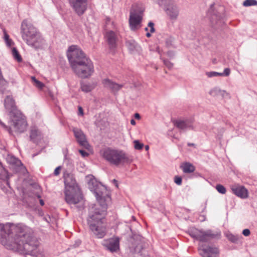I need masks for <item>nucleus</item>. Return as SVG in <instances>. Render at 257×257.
Here are the masks:
<instances>
[{
  "label": "nucleus",
  "mask_w": 257,
  "mask_h": 257,
  "mask_svg": "<svg viewBox=\"0 0 257 257\" xmlns=\"http://www.w3.org/2000/svg\"><path fill=\"white\" fill-rule=\"evenodd\" d=\"M79 152L84 157H87V156H88L89 155V154L87 152H86V151H84V150H79Z\"/></svg>",
  "instance_id": "nucleus-43"
},
{
  "label": "nucleus",
  "mask_w": 257,
  "mask_h": 257,
  "mask_svg": "<svg viewBox=\"0 0 257 257\" xmlns=\"http://www.w3.org/2000/svg\"><path fill=\"white\" fill-rule=\"evenodd\" d=\"M215 188L217 191L222 194H224L226 192V188L221 184L216 185Z\"/></svg>",
  "instance_id": "nucleus-33"
},
{
  "label": "nucleus",
  "mask_w": 257,
  "mask_h": 257,
  "mask_svg": "<svg viewBox=\"0 0 257 257\" xmlns=\"http://www.w3.org/2000/svg\"><path fill=\"white\" fill-rule=\"evenodd\" d=\"M194 120L193 118L185 119H176L173 121L174 125L178 129L186 131L188 129H193V123Z\"/></svg>",
  "instance_id": "nucleus-15"
},
{
  "label": "nucleus",
  "mask_w": 257,
  "mask_h": 257,
  "mask_svg": "<svg viewBox=\"0 0 257 257\" xmlns=\"http://www.w3.org/2000/svg\"><path fill=\"white\" fill-rule=\"evenodd\" d=\"M0 242L6 248L31 254L36 248L34 231L23 224H0Z\"/></svg>",
  "instance_id": "nucleus-1"
},
{
  "label": "nucleus",
  "mask_w": 257,
  "mask_h": 257,
  "mask_svg": "<svg viewBox=\"0 0 257 257\" xmlns=\"http://www.w3.org/2000/svg\"><path fill=\"white\" fill-rule=\"evenodd\" d=\"M7 45L9 46H11L13 44V41L11 39H9V41H6Z\"/></svg>",
  "instance_id": "nucleus-45"
},
{
  "label": "nucleus",
  "mask_w": 257,
  "mask_h": 257,
  "mask_svg": "<svg viewBox=\"0 0 257 257\" xmlns=\"http://www.w3.org/2000/svg\"><path fill=\"white\" fill-rule=\"evenodd\" d=\"M4 106L8 115H11L16 112L20 111L17 109L15 101L12 95H8L4 99Z\"/></svg>",
  "instance_id": "nucleus-14"
},
{
  "label": "nucleus",
  "mask_w": 257,
  "mask_h": 257,
  "mask_svg": "<svg viewBox=\"0 0 257 257\" xmlns=\"http://www.w3.org/2000/svg\"><path fill=\"white\" fill-rule=\"evenodd\" d=\"M67 56L74 73L81 79H88L94 72L92 61L77 45L68 48Z\"/></svg>",
  "instance_id": "nucleus-3"
},
{
  "label": "nucleus",
  "mask_w": 257,
  "mask_h": 257,
  "mask_svg": "<svg viewBox=\"0 0 257 257\" xmlns=\"http://www.w3.org/2000/svg\"><path fill=\"white\" fill-rule=\"evenodd\" d=\"M13 56L15 60L18 62H20L22 61V58L19 54L18 51L16 48H13L12 49Z\"/></svg>",
  "instance_id": "nucleus-30"
},
{
  "label": "nucleus",
  "mask_w": 257,
  "mask_h": 257,
  "mask_svg": "<svg viewBox=\"0 0 257 257\" xmlns=\"http://www.w3.org/2000/svg\"><path fill=\"white\" fill-rule=\"evenodd\" d=\"M37 197L38 198H40L41 197V196L40 195H38Z\"/></svg>",
  "instance_id": "nucleus-58"
},
{
  "label": "nucleus",
  "mask_w": 257,
  "mask_h": 257,
  "mask_svg": "<svg viewBox=\"0 0 257 257\" xmlns=\"http://www.w3.org/2000/svg\"><path fill=\"white\" fill-rule=\"evenodd\" d=\"M166 42L167 45L168 46L169 45L168 44H169V42H168V40H167Z\"/></svg>",
  "instance_id": "nucleus-57"
},
{
  "label": "nucleus",
  "mask_w": 257,
  "mask_h": 257,
  "mask_svg": "<svg viewBox=\"0 0 257 257\" xmlns=\"http://www.w3.org/2000/svg\"><path fill=\"white\" fill-rule=\"evenodd\" d=\"M151 33H147L146 34V36H147V37H148V38L150 37H151Z\"/></svg>",
  "instance_id": "nucleus-51"
},
{
  "label": "nucleus",
  "mask_w": 257,
  "mask_h": 257,
  "mask_svg": "<svg viewBox=\"0 0 257 257\" xmlns=\"http://www.w3.org/2000/svg\"><path fill=\"white\" fill-rule=\"evenodd\" d=\"M188 146H194V144H192V143H188Z\"/></svg>",
  "instance_id": "nucleus-53"
},
{
  "label": "nucleus",
  "mask_w": 257,
  "mask_h": 257,
  "mask_svg": "<svg viewBox=\"0 0 257 257\" xmlns=\"http://www.w3.org/2000/svg\"><path fill=\"white\" fill-rule=\"evenodd\" d=\"M164 9L171 20H176L177 19L179 14V10L174 2L164 8Z\"/></svg>",
  "instance_id": "nucleus-17"
},
{
  "label": "nucleus",
  "mask_w": 257,
  "mask_h": 257,
  "mask_svg": "<svg viewBox=\"0 0 257 257\" xmlns=\"http://www.w3.org/2000/svg\"><path fill=\"white\" fill-rule=\"evenodd\" d=\"M135 117L136 119H140V118H141L140 114L138 113H136L135 114Z\"/></svg>",
  "instance_id": "nucleus-48"
},
{
  "label": "nucleus",
  "mask_w": 257,
  "mask_h": 257,
  "mask_svg": "<svg viewBox=\"0 0 257 257\" xmlns=\"http://www.w3.org/2000/svg\"><path fill=\"white\" fill-rule=\"evenodd\" d=\"M228 239L232 242H236L238 240V237L232 234H229L227 235Z\"/></svg>",
  "instance_id": "nucleus-37"
},
{
  "label": "nucleus",
  "mask_w": 257,
  "mask_h": 257,
  "mask_svg": "<svg viewBox=\"0 0 257 257\" xmlns=\"http://www.w3.org/2000/svg\"><path fill=\"white\" fill-rule=\"evenodd\" d=\"M70 4L79 15H83L87 9V0H69Z\"/></svg>",
  "instance_id": "nucleus-13"
},
{
  "label": "nucleus",
  "mask_w": 257,
  "mask_h": 257,
  "mask_svg": "<svg viewBox=\"0 0 257 257\" xmlns=\"http://www.w3.org/2000/svg\"><path fill=\"white\" fill-rule=\"evenodd\" d=\"M7 162L14 166L20 167L22 165L21 161L15 157L8 155L6 157Z\"/></svg>",
  "instance_id": "nucleus-24"
},
{
  "label": "nucleus",
  "mask_w": 257,
  "mask_h": 257,
  "mask_svg": "<svg viewBox=\"0 0 257 257\" xmlns=\"http://www.w3.org/2000/svg\"><path fill=\"white\" fill-rule=\"evenodd\" d=\"M154 24L152 22H150L148 24V27L150 28V33H154L155 32V28L154 27Z\"/></svg>",
  "instance_id": "nucleus-40"
},
{
  "label": "nucleus",
  "mask_w": 257,
  "mask_h": 257,
  "mask_svg": "<svg viewBox=\"0 0 257 257\" xmlns=\"http://www.w3.org/2000/svg\"><path fill=\"white\" fill-rule=\"evenodd\" d=\"M145 149L146 151H148L149 149V146L148 145H146L145 146Z\"/></svg>",
  "instance_id": "nucleus-52"
},
{
  "label": "nucleus",
  "mask_w": 257,
  "mask_h": 257,
  "mask_svg": "<svg viewBox=\"0 0 257 257\" xmlns=\"http://www.w3.org/2000/svg\"><path fill=\"white\" fill-rule=\"evenodd\" d=\"M73 131L79 144L86 148L88 146V144L86 141L85 135L82 130L78 128H74Z\"/></svg>",
  "instance_id": "nucleus-19"
},
{
  "label": "nucleus",
  "mask_w": 257,
  "mask_h": 257,
  "mask_svg": "<svg viewBox=\"0 0 257 257\" xmlns=\"http://www.w3.org/2000/svg\"><path fill=\"white\" fill-rule=\"evenodd\" d=\"M7 87V81H0V93L4 94Z\"/></svg>",
  "instance_id": "nucleus-36"
},
{
  "label": "nucleus",
  "mask_w": 257,
  "mask_h": 257,
  "mask_svg": "<svg viewBox=\"0 0 257 257\" xmlns=\"http://www.w3.org/2000/svg\"><path fill=\"white\" fill-rule=\"evenodd\" d=\"M65 186V200L70 205H75L80 201L82 197L76 193L77 184L74 175L71 173L64 174Z\"/></svg>",
  "instance_id": "nucleus-4"
},
{
  "label": "nucleus",
  "mask_w": 257,
  "mask_h": 257,
  "mask_svg": "<svg viewBox=\"0 0 257 257\" xmlns=\"http://www.w3.org/2000/svg\"><path fill=\"white\" fill-rule=\"evenodd\" d=\"M105 41L109 51L114 53L117 49L120 41V36L117 31L108 30L104 34Z\"/></svg>",
  "instance_id": "nucleus-9"
},
{
  "label": "nucleus",
  "mask_w": 257,
  "mask_h": 257,
  "mask_svg": "<svg viewBox=\"0 0 257 257\" xmlns=\"http://www.w3.org/2000/svg\"><path fill=\"white\" fill-rule=\"evenodd\" d=\"M61 170V166L57 167L54 170V174L55 176H58L60 174V171Z\"/></svg>",
  "instance_id": "nucleus-41"
},
{
  "label": "nucleus",
  "mask_w": 257,
  "mask_h": 257,
  "mask_svg": "<svg viewBox=\"0 0 257 257\" xmlns=\"http://www.w3.org/2000/svg\"><path fill=\"white\" fill-rule=\"evenodd\" d=\"M231 189L234 194L241 198H246L248 197V191L243 186L238 184L232 185Z\"/></svg>",
  "instance_id": "nucleus-18"
},
{
  "label": "nucleus",
  "mask_w": 257,
  "mask_h": 257,
  "mask_svg": "<svg viewBox=\"0 0 257 257\" xmlns=\"http://www.w3.org/2000/svg\"><path fill=\"white\" fill-rule=\"evenodd\" d=\"M46 44V41L42 37L40 33L39 32L38 35L34 39L31 41V43H29L28 45L35 49H40L43 48Z\"/></svg>",
  "instance_id": "nucleus-20"
},
{
  "label": "nucleus",
  "mask_w": 257,
  "mask_h": 257,
  "mask_svg": "<svg viewBox=\"0 0 257 257\" xmlns=\"http://www.w3.org/2000/svg\"><path fill=\"white\" fill-rule=\"evenodd\" d=\"M96 86L94 81H81V89L82 91L88 92L92 90Z\"/></svg>",
  "instance_id": "nucleus-23"
},
{
  "label": "nucleus",
  "mask_w": 257,
  "mask_h": 257,
  "mask_svg": "<svg viewBox=\"0 0 257 257\" xmlns=\"http://www.w3.org/2000/svg\"><path fill=\"white\" fill-rule=\"evenodd\" d=\"M224 9L219 7L218 10L216 11L214 9V4L210 6L208 12V16L210 17V22L213 27H221L224 24Z\"/></svg>",
  "instance_id": "nucleus-10"
},
{
  "label": "nucleus",
  "mask_w": 257,
  "mask_h": 257,
  "mask_svg": "<svg viewBox=\"0 0 257 257\" xmlns=\"http://www.w3.org/2000/svg\"><path fill=\"white\" fill-rule=\"evenodd\" d=\"M88 186L99 204H92L90 207L87 223L94 234L97 238H101L105 234V228L102 224L107 208L106 201L110 199V196L105 187L94 179L89 181Z\"/></svg>",
  "instance_id": "nucleus-2"
},
{
  "label": "nucleus",
  "mask_w": 257,
  "mask_h": 257,
  "mask_svg": "<svg viewBox=\"0 0 257 257\" xmlns=\"http://www.w3.org/2000/svg\"><path fill=\"white\" fill-rule=\"evenodd\" d=\"M145 30H146V31H148V28H145Z\"/></svg>",
  "instance_id": "nucleus-60"
},
{
  "label": "nucleus",
  "mask_w": 257,
  "mask_h": 257,
  "mask_svg": "<svg viewBox=\"0 0 257 257\" xmlns=\"http://www.w3.org/2000/svg\"><path fill=\"white\" fill-rule=\"evenodd\" d=\"M190 235L194 238L199 240L200 244H203V242H210L214 238H218L220 236V234L215 233L211 230H203L195 229L191 231Z\"/></svg>",
  "instance_id": "nucleus-8"
},
{
  "label": "nucleus",
  "mask_w": 257,
  "mask_h": 257,
  "mask_svg": "<svg viewBox=\"0 0 257 257\" xmlns=\"http://www.w3.org/2000/svg\"><path fill=\"white\" fill-rule=\"evenodd\" d=\"M33 85L39 89L42 90L45 87V85L42 81H33Z\"/></svg>",
  "instance_id": "nucleus-35"
},
{
  "label": "nucleus",
  "mask_w": 257,
  "mask_h": 257,
  "mask_svg": "<svg viewBox=\"0 0 257 257\" xmlns=\"http://www.w3.org/2000/svg\"><path fill=\"white\" fill-rule=\"evenodd\" d=\"M182 178L178 176H176L174 178V182L175 183L178 185H181L182 184Z\"/></svg>",
  "instance_id": "nucleus-39"
},
{
  "label": "nucleus",
  "mask_w": 257,
  "mask_h": 257,
  "mask_svg": "<svg viewBox=\"0 0 257 257\" xmlns=\"http://www.w3.org/2000/svg\"><path fill=\"white\" fill-rule=\"evenodd\" d=\"M103 80L107 81V80H109V79H104Z\"/></svg>",
  "instance_id": "nucleus-59"
},
{
  "label": "nucleus",
  "mask_w": 257,
  "mask_h": 257,
  "mask_svg": "<svg viewBox=\"0 0 257 257\" xmlns=\"http://www.w3.org/2000/svg\"><path fill=\"white\" fill-rule=\"evenodd\" d=\"M104 86L112 91H117L120 89L122 85L119 84L115 82V81H104Z\"/></svg>",
  "instance_id": "nucleus-25"
},
{
  "label": "nucleus",
  "mask_w": 257,
  "mask_h": 257,
  "mask_svg": "<svg viewBox=\"0 0 257 257\" xmlns=\"http://www.w3.org/2000/svg\"><path fill=\"white\" fill-rule=\"evenodd\" d=\"M32 80H37L35 77H32Z\"/></svg>",
  "instance_id": "nucleus-55"
},
{
  "label": "nucleus",
  "mask_w": 257,
  "mask_h": 257,
  "mask_svg": "<svg viewBox=\"0 0 257 257\" xmlns=\"http://www.w3.org/2000/svg\"><path fill=\"white\" fill-rule=\"evenodd\" d=\"M173 2V0H158V4L160 6L163 7L164 8L168 7V5Z\"/></svg>",
  "instance_id": "nucleus-31"
},
{
  "label": "nucleus",
  "mask_w": 257,
  "mask_h": 257,
  "mask_svg": "<svg viewBox=\"0 0 257 257\" xmlns=\"http://www.w3.org/2000/svg\"><path fill=\"white\" fill-rule=\"evenodd\" d=\"M142 13L143 11H137L135 9L131 11L129 24L131 30L135 31L138 29L142 20Z\"/></svg>",
  "instance_id": "nucleus-12"
},
{
  "label": "nucleus",
  "mask_w": 257,
  "mask_h": 257,
  "mask_svg": "<svg viewBox=\"0 0 257 257\" xmlns=\"http://www.w3.org/2000/svg\"><path fill=\"white\" fill-rule=\"evenodd\" d=\"M5 41H8V40L9 41V36L7 34L5 35Z\"/></svg>",
  "instance_id": "nucleus-46"
},
{
  "label": "nucleus",
  "mask_w": 257,
  "mask_h": 257,
  "mask_svg": "<svg viewBox=\"0 0 257 257\" xmlns=\"http://www.w3.org/2000/svg\"><path fill=\"white\" fill-rule=\"evenodd\" d=\"M166 42L167 45L168 46L169 45L168 44H169V42H168V40H167Z\"/></svg>",
  "instance_id": "nucleus-56"
},
{
  "label": "nucleus",
  "mask_w": 257,
  "mask_h": 257,
  "mask_svg": "<svg viewBox=\"0 0 257 257\" xmlns=\"http://www.w3.org/2000/svg\"><path fill=\"white\" fill-rule=\"evenodd\" d=\"M39 32L37 29L28 20H24L21 24V34L23 39L28 44L34 39Z\"/></svg>",
  "instance_id": "nucleus-7"
},
{
  "label": "nucleus",
  "mask_w": 257,
  "mask_h": 257,
  "mask_svg": "<svg viewBox=\"0 0 257 257\" xmlns=\"http://www.w3.org/2000/svg\"><path fill=\"white\" fill-rule=\"evenodd\" d=\"M100 154L106 162L116 166L130 162L126 153L121 150L107 147L101 150Z\"/></svg>",
  "instance_id": "nucleus-5"
},
{
  "label": "nucleus",
  "mask_w": 257,
  "mask_h": 257,
  "mask_svg": "<svg viewBox=\"0 0 257 257\" xmlns=\"http://www.w3.org/2000/svg\"><path fill=\"white\" fill-rule=\"evenodd\" d=\"M79 113H80L81 115H83V109L81 107H79Z\"/></svg>",
  "instance_id": "nucleus-47"
},
{
  "label": "nucleus",
  "mask_w": 257,
  "mask_h": 257,
  "mask_svg": "<svg viewBox=\"0 0 257 257\" xmlns=\"http://www.w3.org/2000/svg\"><path fill=\"white\" fill-rule=\"evenodd\" d=\"M180 167L185 173H191L193 172L195 170V167L188 162L183 163L181 165Z\"/></svg>",
  "instance_id": "nucleus-28"
},
{
  "label": "nucleus",
  "mask_w": 257,
  "mask_h": 257,
  "mask_svg": "<svg viewBox=\"0 0 257 257\" xmlns=\"http://www.w3.org/2000/svg\"><path fill=\"white\" fill-rule=\"evenodd\" d=\"M134 147L136 150H141L144 147V144L143 143H141L138 140H135L134 142Z\"/></svg>",
  "instance_id": "nucleus-34"
},
{
  "label": "nucleus",
  "mask_w": 257,
  "mask_h": 257,
  "mask_svg": "<svg viewBox=\"0 0 257 257\" xmlns=\"http://www.w3.org/2000/svg\"><path fill=\"white\" fill-rule=\"evenodd\" d=\"M242 234L245 236H248L250 235V230L248 229H244V230H243L242 231Z\"/></svg>",
  "instance_id": "nucleus-42"
},
{
  "label": "nucleus",
  "mask_w": 257,
  "mask_h": 257,
  "mask_svg": "<svg viewBox=\"0 0 257 257\" xmlns=\"http://www.w3.org/2000/svg\"><path fill=\"white\" fill-rule=\"evenodd\" d=\"M131 124L135 125L136 124V121L134 119L131 120Z\"/></svg>",
  "instance_id": "nucleus-49"
},
{
  "label": "nucleus",
  "mask_w": 257,
  "mask_h": 257,
  "mask_svg": "<svg viewBox=\"0 0 257 257\" xmlns=\"http://www.w3.org/2000/svg\"><path fill=\"white\" fill-rule=\"evenodd\" d=\"M40 203L41 205L43 206L44 205V201L42 199H40Z\"/></svg>",
  "instance_id": "nucleus-50"
},
{
  "label": "nucleus",
  "mask_w": 257,
  "mask_h": 257,
  "mask_svg": "<svg viewBox=\"0 0 257 257\" xmlns=\"http://www.w3.org/2000/svg\"><path fill=\"white\" fill-rule=\"evenodd\" d=\"M105 249L111 252H115L119 249V240L118 238H110L104 240L102 243Z\"/></svg>",
  "instance_id": "nucleus-16"
},
{
  "label": "nucleus",
  "mask_w": 257,
  "mask_h": 257,
  "mask_svg": "<svg viewBox=\"0 0 257 257\" xmlns=\"http://www.w3.org/2000/svg\"><path fill=\"white\" fill-rule=\"evenodd\" d=\"M126 45L130 51H133L137 48L138 44L134 40H131L126 41Z\"/></svg>",
  "instance_id": "nucleus-29"
},
{
  "label": "nucleus",
  "mask_w": 257,
  "mask_h": 257,
  "mask_svg": "<svg viewBox=\"0 0 257 257\" xmlns=\"http://www.w3.org/2000/svg\"><path fill=\"white\" fill-rule=\"evenodd\" d=\"M30 139L34 143L38 144L43 138L41 132L36 127H33L31 130Z\"/></svg>",
  "instance_id": "nucleus-21"
},
{
  "label": "nucleus",
  "mask_w": 257,
  "mask_h": 257,
  "mask_svg": "<svg viewBox=\"0 0 257 257\" xmlns=\"http://www.w3.org/2000/svg\"><path fill=\"white\" fill-rule=\"evenodd\" d=\"M113 182L116 184V186L117 187V181L115 179H113Z\"/></svg>",
  "instance_id": "nucleus-54"
},
{
  "label": "nucleus",
  "mask_w": 257,
  "mask_h": 257,
  "mask_svg": "<svg viewBox=\"0 0 257 257\" xmlns=\"http://www.w3.org/2000/svg\"><path fill=\"white\" fill-rule=\"evenodd\" d=\"M230 73V70L228 68H226L224 70L222 73H218L214 71L207 72L206 75L209 78L213 77H217L219 76H227Z\"/></svg>",
  "instance_id": "nucleus-26"
},
{
  "label": "nucleus",
  "mask_w": 257,
  "mask_h": 257,
  "mask_svg": "<svg viewBox=\"0 0 257 257\" xmlns=\"http://www.w3.org/2000/svg\"><path fill=\"white\" fill-rule=\"evenodd\" d=\"M167 55L170 57H172L174 56V53L173 51H168L167 52Z\"/></svg>",
  "instance_id": "nucleus-44"
},
{
  "label": "nucleus",
  "mask_w": 257,
  "mask_h": 257,
  "mask_svg": "<svg viewBox=\"0 0 257 257\" xmlns=\"http://www.w3.org/2000/svg\"><path fill=\"white\" fill-rule=\"evenodd\" d=\"M209 93L211 96L214 97L221 96L223 98H230L228 93L217 87L211 89Z\"/></svg>",
  "instance_id": "nucleus-22"
},
{
  "label": "nucleus",
  "mask_w": 257,
  "mask_h": 257,
  "mask_svg": "<svg viewBox=\"0 0 257 257\" xmlns=\"http://www.w3.org/2000/svg\"><path fill=\"white\" fill-rule=\"evenodd\" d=\"M198 250L202 257H218V248L212 245L199 244Z\"/></svg>",
  "instance_id": "nucleus-11"
},
{
  "label": "nucleus",
  "mask_w": 257,
  "mask_h": 257,
  "mask_svg": "<svg viewBox=\"0 0 257 257\" xmlns=\"http://www.w3.org/2000/svg\"><path fill=\"white\" fill-rule=\"evenodd\" d=\"M9 116L13 123V130H12L11 127H9L5 125L1 120H0V124L6 129L11 135H13V131L16 133H22L26 130L27 126L26 119L21 111L9 115Z\"/></svg>",
  "instance_id": "nucleus-6"
},
{
  "label": "nucleus",
  "mask_w": 257,
  "mask_h": 257,
  "mask_svg": "<svg viewBox=\"0 0 257 257\" xmlns=\"http://www.w3.org/2000/svg\"><path fill=\"white\" fill-rule=\"evenodd\" d=\"M257 5V1L256 0H245L243 3L244 7H250Z\"/></svg>",
  "instance_id": "nucleus-32"
},
{
  "label": "nucleus",
  "mask_w": 257,
  "mask_h": 257,
  "mask_svg": "<svg viewBox=\"0 0 257 257\" xmlns=\"http://www.w3.org/2000/svg\"><path fill=\"white\" fill-rule=\"evenodd\" d=\"M10 177V176L8 174L7 171L0 162V179L6 180L7 181V184L9 186V179Z\"/></svg>",
  "instance_id": "nucleus-27"
},
{
  "label": "nucleus",
  "mask_w": 257,
  "mask_h": 257,
  "mask_svg": "<svg viewBox=\"0 0 257 257\" xmlns=\"http://www.w3.org/2000/svg\"><path fill=\"white\" fill-rule=\"evenodd\" d=\"M163 61L164 62V65L169 69H171V68H172L173 66V64L172 63L166 59H163Z\"/></svg>",
  "instance_id": "nucleus-38"
},
{
  "label": "nucleus",
  "mask_w": 257,
  "mask_h": 257,
  "mask_svg": "<svg viewBox=\"0 0 257 257\" xmlns=\"http://www.w3.org/2000/svg\"><path fill=\"white\" fill-rule=\"evenodd\" d=\"M7 92V93H9V91H6V90H5V92Z\"/></svg>",
  "instance_id": "nucleus-61"
}]
</instances>
